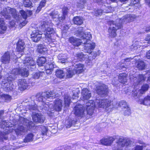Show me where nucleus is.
I'll return each instance as SVG.
<instances>
[{"label":"nucleus","mask_w":150,"mask_h":150,"mask_svg":"<svg viewBox=\"0 0 150 150\" xmlns=\"http://www.w3.org/2000/svg\"><path fill=\"white\" fill-rule=\"evenodd\" d=\"M83 30V27H79L76 34V35L80 38L81 39L71 37L69 40L74 46H79L81 43L83 44L85 52L90 53H91V51L95 48L96 45L95 43L90 41L92 38L90 33H84Z\"/></svg>","instance_id":"obj_1"},{"label":"nucleus","mask_w":150,"mask_h":150,"mask_svg":"<svg viewBox=\"0 0 150 150\" xmlns=\"http://www.w3.org/2000/svg\"><path fill=\"white\" fill-rule=\"evenodd\" d=\"M136 16L133 14H128L123 16L122 18L116 19V22L111 21L109 22L110 27L108 29L109 35L114 38L116 35V31L122 27V23L129 22L133 21L136 18Z\"/></svg>","instance_id":"obj_2"},{"label":"nucleus","mask_w":150,"mask_h":150,"mask_svg":"<svg viewBox=\"0 0 150 150\" xmlns=\"http://www.w3.org/2000/svg\"><path fill=\"white\" fill-rule=\"evenodd\" d=\"M86 110H85L82 105H76L74 108V114L79 117H83L87 114L92 115L95 107V103L93 100H89L86 103Z\"/></svg>","instance_id":"obj_3"},{"label":"nucleus","mask_w":150,"mask_h":150,"mask_svg":"<svg viewBox=\"0 0 150 150\" xmlns=\"http://www.w3.org/2000/svg\"><path fill=\"white\" fill-rule=\"evenodd\" d=\"M18 124L15 126L14 131L17 136L24 135L29 129L32 127V122L26 119L21 117L18 122Z\"/></svg>","instance_id":"obj_4"},{"label":"nucleus","mask_w":150,"mask_h":150,"mask_svg":"<svg viewBox=\"0 0 150 150\" xmlns=\"http://www.w3.org/2000/svg\"><path fill=\"white\" fill-rule=\"evenodd\" d=\"M56 96L55 92H46L43 93L42 95L40 94H37L36 96V100L38 101L37 103L38 106L40 110H49V108L52 106V104L45 103L44 101L47 98H54Z\"/></svg>","instance_id":"obj_5"},{"label":"nucleus","mask_w":150,"mask_h":150,"mask_svg":"<svg viewBox=\"0 0 150 150\" xmlns=\"http://www.w3.org/2000/svg\"><path fill=\"white\" fill-rule=\"evenodd\" d=\"M17 69H13L11 71L8 76L5 78L1 82V87L6 92L12 91L15 88L16 86L13 83L12 80L16 78L15 76L19 73Z\"/></svg>","instance_id":"obj_6"},{"label":"nucleus","mask_w":150,"mask_h":150,"mask_svg":"<svg viewBox=\"0 0 150 150\" xmlns=\"http://www.w3.org/2000/svg\"><path fill=\"white\" fill-rule=\"evenodd\" d=\"M43 21L41 23L40 28L42 30H45L46 33L45 35H50L55 33L54 29L50 27L53 24L51 21L49 20V16L47 14H45L42 17Z\"/></svg>","instance_id":"obj_7"},{"label":"nucleus","mask_w":150,"mask_h":150,"mask_svg":"<svg viewBox=\"0 0 150 150\" xmlns=\"http://www.w3.org/2000/svg\"><path fill=\"white\" fill-rule=\"evenodd\" d=\"M132 141L129 139L122 137L120 138L114 144L112 149L113 150H121L124 147H127L131 146Z\"/></svg>","instance_id":"obj_8"},{"label":"nucleus","mask_w":150,"mask_h":150,"mask_svg":"<svg viewBox=\"0 0 150 150\" xmlns=\"http://www.w3.org/2000/svg\"><path fill=\"white\" fill-rule=\"evenodd\" d=\"M13 126V125L8 121L3 120L1 122L0 127L1 128L4 129L6 127L8 129H6L7 131H5L4 133L0 132V140L7 139L8 137L6 135L13 131V129L11 128V127Z\"/></svg>","instance_id":"obj_9"},{"label":"nucleus","mask_w":150,"mask_h":150,"mask_svg":"<svg viewBox=\"0 0 150 150\" xmlns=\"http://www.w3.org/2000/svg\"><path fill=\"white\" fill-rule=\"evenodd\" d=\"M1 14L6 19H8L10 18V14H11L13 18L16 21H20L22 19L21 16H17L16 10L15 9L11 8L9 7L4 8L1 12Z\"/></svg>","instance_id":"obj_10"},{"label":"nucleus","mask_w":150,"mask_h":150,"mask_svg":"<svg viewBox=\"0 0 150 150\" xmlns=\"http://www.w3.org/2000/svg\"><path fill=\"white\" fill-rule=\"evenodd\" d=\"M96 106L98 107L102 108L105 110H108L111 109L112 106L111 105V101L110 100L107 99H99L96 100ZM95 106H96L95 104Z\"/></svg>","instance_id":"obj_11"},{"label":"nucleus","mask_w":150,"mask_h":150,"mask_svg":"<svg viewBox=\"0 0 150 150\" xmlns=\"http://www.w3.org/2000/svg\"><path fill=\"white\" fill-rule=\"evenodd\" d=\"M62 100L60 99H57L55 100L54 105L49 108L48 110H46L47 112V113L49 115L51 116L52 115L51 114L52 113V111L54 110L57 111H60L62 110Z\"/></svg>","instance_id":"obj_12"},{"label":"nucleus","mask_w":150,"mask_h":150,"mask_svg":"<svg viewBox=\"0 0 150 150\" xmlns=\"http://www.w3.org/2000/svg\"><path fill=\"white\" fill-rule=\"evenodd\" d=\"M146 79V76H145V74H139L137 78L133 75L130 76V79L134 86L143 82Z\"/></svg>","instance_id":"obj_13"},{"label":"nucleus","mask_w":150,"mask_h":150,"mask_svg":"<svg viewBox=\"0 0 150 150\" xmlns=\"http://www.w3.org/2000/svg\"><path fill=\"white\" fill-rule=\"evenodd\" d=\"M23 64L25 66H28L27 68L32 71L34 70L35 67V62L33 58L30 56H26L23 61Z\"/></svg>","instance_id":"obj_14"},{"label":"nucleus","mask_w":150,"mask_h":150,"mask_svg":"<svg viewBox=\"0 0 150 150\" xmlns=\"http://www.w3.org/2000/svg\"><path fill=\"white\" fill-rule=\"evenodd\" d=\"M42 34V32L38 29L33 30L31 34L32 40L34 42H37L40 40Z\"/></svg>","instance_id":"obj_15"},{"label":"nucleus","mask_w":150,"mask_h":150,"mask_svg":"<svg viewBox=\"0 0 150 150\" xmlns=\"http://www.w3.org/2000/svg\"><path fill=\"white\" fill-rule=\"evenodd\" d=\"M108 87L104 84H102L97 87V92L99 95L104 96L106 95L108 92Z\"/></svg>","instance_id":"obj_16"},{"label":"nucleus","mask_w":150,"mask_h":150,"mask_svg":"<svg viewBox=\"0 0 150 150\" xmlns=\"http://www.w3.org/2000/svg\"><path fill=\"white\" fill-rule=\"evenodd\" d=\"M33 120L35 123H43L44 121V117L40 113L33 112L32 115Z\"/></svg>","instance_id":"obj_17"},{"label":"nucleus","mask_w":150,"mask_h":150,"mask_svg":"<svg viewBox=\"0 0 150 150\" xmlns=\"http://www.w3.org/2000/svg\"><path fill=\"white\" fill-rule=\"evenodd\" d=\"M18 85L20 90H24L28 87V81L25 79H19L18 81Z\"/></svg>","instance_id":"obj_18"},{"label":"nucleus","mask_w":150,"mask_h":150,"mask_svg":"<svg viewBox=\"0 0 150 150\" xmlns=\"http://www.w3.org/2000/svg\"><path fill=\"white\" fill-rule=\"evenodd\" d=\"M81 99L83 100H88L91 96V93L88 89L84 88L81 91Z\"/></svg>","instance_id":"obj_19"},{"label":"nucleus","mask_w":150,"mask_h":150,"mask_svg":"<svg viewBox=\"0 0 150 150\" xmlns=\"http://www.w3.org/2000/svg\"><path fill=\"white\" fill-rule=\"evenodd\" d=\"M115 139L112 137L104 138L101 140V143L105 145L110 146L115 141Z\"/></svg>","instance_id":"obj_20"},{"label":"nucleus","mask_w":150,"mask_h":150,"mask_svg":"<svg viewBox=\"0 0 150 150\" xmlns=\"http://www.w3.org/2000/svg\"><path fill=\"white\" fill-rule=\"evenodd\" d=\"M83 65L81 64H76L73 69L75 74L82 73L83 71Z\"/></svg>","instance_id":"obj_21"},{"label":"nucleus","mask_w":150,"mask_h":150,"mask_svg":"<svg viewBox=\"0 0 150 150\" xmlns=\"http://www.w3.org/2000/svg\"><path fill=\"white\" fill-rule=\"evenodd\" d=\"M10 54L8 52H6L2 57L1 61L4 64L9 63L10 60Z\"/></svg>","instance_id":"obj_22"},{"label":"nucleus","mask_w":150,"mask_h":150,"mask_svg":"<svg viewBox=\"0 0 150 150\" xmlns=\"http://www.w3.org/2000/svg\"><path fill=\"white\" fill-rule=\"evenodd\" d=\"M25 43L22 40H19L17 44L16 50L17 51L21 52L23 51L25 48Z\"/></svg>","instance_id":"obj_23"},{"label":"nucleus","mask_w":150,"mask_h":150,"mask_svg":"<svg viewBox=\"0 0 150 150\" xmlns=\"http://www.w3.org/2000/svg\"><path fill=\"white\" fill-rule=\"evenodd\" d=\"M47 50L46 47L44 45L39 44L37 46V51L39 53L44 54Z\"/></svg>","instance_id":"obj_24"},{"label":"nucleus","mask_w":150,"mask_h":150,"mask_svg":"<svg viewBox=\"0 0 150 150\" xmlns=\"http://www.w3.org/2000/svg\"><path fill=\"white\" fill-rule=\"evenodd\" d=\"M127 77L125 74H120L118 77L119 81L122 83H125L127 81Z\"/></svg>","instance_id":"obj_25"},{"label":"nucleus","mask_w":150,"mask_h":150,"mask_svg":"<svg viewBox=\"0 0 150 150\" xmlns=\"http://www.w3.org/2000/svg\"><path fill=\"white\" fill-rule=\"evenodd\" d=\"M59 62L62 63L66 62L67 61V57L64 54H60L57 56Z\"/></svg>","instance_id":"obj_26"},{"label":"nucleus","mask_w":150,"mask_h":150,"mask_svg":"<svg viewBox=\"0 0 150 150\" xmlns=\"http://www.w3.org/2000/svg\"><path fill=\"white\" fill-rule=\"evenodd\" d=\"M73 21L75 24L81 25L83 23V18L80 16L74 17L73 19Z\"/></svg>","instance_id":"obj_27"},{"label":"nucleus","mask_w":150,"mask_h":150,"mask_svg":"<svg viewBox=\"0 0 150 150\" xmlns=\"http://www.w3.org/2000/svg\"><path fill=\"white\" fill-rule=\"evenodd\" d=\"M16 69H17L19 71V72L18 74H21V75L23 77H27L29 74L28 69L26 68H23L20 70L19 69L16 68Z\"/></svg>","instance_id":"obj_28"},{"label":"nucleus","mask_w":150,"mask_h":150,"mask_svg":"<svg viewBox=\"0 0 150 150\" xmlns=\"http://www.w3.org/2000/svg\"><path fill=\"white\" fill-rule=\"evenodd\" d=\"M7 27L4 21L0 18V33H3L6 31Z\"/></svg>","instance_id":"obj_29"},{"label":"nucleus","mask_w":150,"mask_h":150,"mask_svg":"<svg viewBox=\"0 0 150 150\" xmlns=\"http://www.w3.org/2000/svg\"><path fill=\"white\" fill-rule=\"evenodd\" d=\"M136 64V67L139 69L142 70L145 69V64L144 62L141 60H139Z\"/></svg>","instance_id":"obj_30"},{"label":"nucleus","mask_w":150,"mask_h":150,"mask_svg":"<svg viewBox=\"0 0 150 150\" xmlns=\"http://www.w3.org/2000/svg\"><path fill=\"white\" fill-rule=\"evenodd\" d=\"M34 135L31 133L28 134L24 139V142H28L33 141V140Z\"/></svg>","instance_id":"obj_31"},{"label":"nucleus","mask_w":150,"mask_h":150,"mask_svg":"<svg viewBox=\"0 0 150 150\" xmlns=\"http://www.w3.org/2000/svg\"><path fill=\"white\" fill-rule=\"evenodd\" d=\"M139 102L141 104L147 105H150V99L149 96L144 98V100L140 99Z\"/></svg>","instance_id":"obj_32"},{"label":"nucleus","mask_w":150,"mask_h":150,"mask_svg":"<svg viewBox=\"0 0 150 150\" xmlns=\"http://www.w3.org/2000/svg\"><path fill=\"white\" fill-rule=\"evenodd\" d=\"M76 121L72 119H70L66 121L65 125L67 128L70 127L72 125H74Z\"/></svg>","instance_id":"obj_33"},{"label":"nucleus","mask_w":150,"mask_h":150,"mask_svg":"<svg viewBox=\"0 0 150 150\" xmlns=\"http://www.w3.org/2000/svg\"><path fill=\"white\" fill-rule=\"evenodd\" d=\"M149 88L148 84H144L141 87V89L139 90V92L140 94H144L145 92L147 91Z\"/></svg>","instance_id":"obj_34"},{"label":"nucleus","mask_w":150,"mask_h":150,"mask_svg":"<svg viewBox=\"0 0 150 150\" xmlns=\"http://www.w3.org/2000/svg\"><path fill=\"white\" fill-rule=\"evenodd\" d=\"M86 3V0H80L79 2L77 3L76 5L78 8L83 9L84 8V5Z\"/></svg>","instance_id":"obj_35"},{"label":"nucleus","mask_w":150,"mask_h":150,"mask_svg":"<svg viewBox=\"0 0 150 150\" xmlns=\"http://www.w3.org/2000/svg\"><path fill=\"white\" fill-rule=\"evenodd\" d=\"M46 59L44 57H41L38 58L37 60V62L39 66L42 65L46 62Z\"/></svg>","instance_id":"obj_36"},{"label":"nucleus","mask_w":150,"mask_h":150,"mask_svg":"<svg viewBox=\"0 0 150 150\" xmlns=\"http://www.w3.org/2000/svg\"><path fill=\"white\" fill-rule=\"evenodd\" d=\"M64 99L65 107H69L71 101L70 98L68 96H65Z\"/></svg>","instance_id":"obj_37"},{"label":"nucleus","mask_w":150,"mask_h":150,"mask_svg":"<svg viewBox=\"0 0 150 150\" xmlns=\"http://www.w3.org/2000/svg\"><path fill=\"white\" fill-rule=\"evenodd\" d=\"M56 75L59 78H63L64 76V74L62 70H58L56 72Z\"/></svg>","instance_id":"obj_38"},{"label":"nucleus","mask_w":150,"mask_h":150,"mask_svg":"<svg viewBox=\"0 0 150 150\" xmlns=\"http://www.w3.org/2000/svg\"><path fill=\"white\" fill-rule=\"evenodd\" d=\"M27 108L30 111L33 110H35L37 109H38V108L39 107L38 106V105H37L36 104L33 105H27L26 106Z\"/></svg>","instance_id":"obj_39"},{"label":"nucleus","mask_w":150,"mask_h":150,"mask_svg":"<svg viewBox=\"0 0 150 150\" xmlns=\"http://www.w3.org/2000/svg\"><path fill=\"white\" fill-rule=\"evenodd\" d=\"M119 106L121 107L122 109L124 110L127 107H128L127 103L124 100L120 101L119 103Z\"/></svg>","instance_id":"obj_40"},{"label":"nucleus","mask_w":150,"mask_h":150,"mask_svg":"<svg viewBox=\"0 0 150 150\" xmlns=\"http://www.w3.org/2000/svg\"><path fill=\"white\" fill-rule=\"evenodd\" d=\"M85 56L82 53H79L76 54V57L78 60L82 61L85 59Z\"/></svg>","instance_id":"obj_41"},{"label":"nucleus","mask_w":150,"mask_h":150,"mask_svg":"<svg viewBox=\"0 0 150 150\" xmlns=\"http://www.w3.org/2000/svg\"><path fill=\"white\" fill-rule=\"evenodd\" d=\"M67 70V71L66 72V76L68 78H71L72 76L75 74L73 70Z\"/></svg>","instance_id":"obj_42"},{"label":"nucleus","mask_w":150,"mask_h":150,"mask_svg":"<svg viewBox=\"0 0 150 150\" xmlns=\"http://www.w3.org/2000/svg\"><path fill=\"white\" fill-rule=\"evenodd\" d=\"M58 12L57 11L54 10V11L50 13V15L53 19H54L58 17Z\"/></svg>","instance_id":"obj_43"},{"label":"nucleus","mask_w":150,"mask_h":150,"mask_svg":"<svg viewBox=\"0 0 150 150\" xmlns=\"http://www.w3.org/2000/svg\"><path fill=\"white\" fill-rule=\"evenodd\" d=\"M109 12V11H107L106 10V11H104V10L102 11L101 9H99L95 11L94 15L96 16H98L101 15L103 12L108 13Z\"/></svg>","instance_id":"obj_44"},{"label":"nucleus","mask_w":150,"mask_h":150,"mask_svg":"<svg viewBox=\"0 0 150 150\" xmlns=\"http://www.w3.org/2000/svg\"><path fill=\"white\" fill-rule=\"evenodd\" d=\"M42 72H38L33 74L32 77L33 78L36 79H38L42 75Z\"/></svg>","instance_id":"obj_45"},{"label":"nucleus","mask_w":150,"mask_h":150,"mask_svg":"<svg viewBox=\"0 0 150 150\" xmlns=\"http://www.w3.org/2000/svg\"><path fill=\"white\" fill-rule=\"evenodd\" d=\"M45 67L47 69H50L51 70H53L54 67V65L53 62L48 63L46 64Z\"/></svg>","instance_id":"obj_46"},{"label":"nucleus","mask_w":150,"mask_h":150,"mask_svg":"<svg viewBox=\"0 0 150 150\" xmlns=\"http://www.w3.org/2000/svg\"><path fill=\"white\" fill-rule=\"evenodd\" d=\"M24 6L26 7H29L31 6L32 3L30 0H25L23 1Z\"/></svg>","instance_id":"obj_47"},{"label":"nucleus","mask_w":150,"mask_h":150,"mask_svg":"<svg viewBox=\"0 0 150 150\" xmlns=\"http://www.w3.org/2000/svg\"><path fill=\"white\" fill-rule=\"evenodd\" d=\"M19 12L21 14V16L24 19H26L28 17L26 12L24 11L23 10H22L20 11Z\"/></svg>","instance_id":"obj_48"},{"label":"nucleus","mask_w":150,"mask_h":150,"mask_svg":"<svg viewBox=\"0 0 150 150\" xmlns=\"http://www.w3.org/2000/svg\"><path fill=\"white\" fill-rule=\"evenodd\" d=\"M123 110L124 111V114L125 115L128 116L130 114V109L129 107H127L125 110Z\"/></svg>","instance_id":"obj_49"},{"label":"nucleus","mask_w":150,"mask_h":150,"mask_svg":"<svg viewBox=\"0 0 150 150\" xmlns=\"http://www.w3.org/2000/svg\"><path fill=\"white\" fill-rule=\"evenodd\" d=\"M45 35V41L46 42H52V40L51 38V36L50 35Z\"/></svg>","instance_id":"obj_50"},{"label":"nucleus","mask_w":150,"mask_h":150,"mask_svg":"<svg viewBox=\"0 0 150 150\" xmlns=\"http://www.w3.org/2000/svg\"><path fill=\"white\" fill-rule=\"evenodd\" d=\"M138 93H139V95H138L139 96H140V95H141L139 93V90H135V89H134L132 91V96L134 97H135L137 96V94Z\"/></svg>","instance_id":"obj_51"},{"label":"nucleus","mask_w":150,"mask_h":150,"mask_svg":"<svg viewBox=\"0 0 150 150\" xmlns=\"http://www.w3.org/2000/svg\"><path fill=\"white\" fill-rule=\"evenodd\" d=\"M41 128L42 129L41 132L42 135H46L47 130V128L46 127L44 126L42 127Z\"/></svg>","instance_id":"obj_52"},{"label":"nucleus","mask_w":150,"mask_h":150,"mask_svg":"<svg viewBox=\"0 0 150 150\" xmlns=\"http://www.w3.org/2000/svg\"><path fill=\"white\" fill-rule=\"evenodd\" d=\"M65 16L63 14H59L58 17V20L60 22L62 21L64 19Z\"/></svg>","instance_id":"obj_53"},{"label":"nucleus","mask_w":150,"mask_h":150,"mask_svg":"<svg viewBox=\"0 0 150 150\" xmlns=\"http://www.w3.org/2000/svg\"><path fill=\"white\" fill-rule=\"evenodd\" d=\"M68 10L67 8H64L62 9V14L65 16L67 13Z\"/></svg>","instance_id":"obj_54"},{"label":"nucleus","mask_w":150,"mask_h":150,"mask_svg":"<svg viewBox=\"0 0 150 150\" xmlns=\"http://www.w3.org/2000/svg\"><path fill=\"white\" fill-rule=\"evenodd\" d=\"M143 147L142 146L136 145L134 148V150H142Z\"/></svg>","instance_id":"obj_55"},{"label":"nucleus","mask_w":150,"mask_h":150,"mask_svg":"<svg viewBox=\"0 0 150 150\" xmlns=\"http://www.w3.org/2000/svg\"><path fill=\"white\" fill-rule=\"evenodd\" d=\"M10 149L9 146H4L0 147V150H8Z\"/></svg>","instance_id":"obj_56"},{"label":"nucleus","mask_w":150,"mask_h":150,"mask_svg":"<svg viewBox=\"0 0 150 150\" xmlns=\"http://www.w3.org/2000/svg\"><path fill=\"white\" fill-rule=\"evenodd\" d=\"M46 2V0H42L40 2L39 5L43 7L45 6Z\"/></svg>","instance_id":"obj_57"},{"label":"nucleus","mask_w":150,"mask_h":150,"mask_svg":"<svg viewBox=\"0 0 150 150\" xmlns=\"http://www.w3.org/2000/svg\"><path fill=\"white\" fill-rule=\"evenodd\" d=\"M2 96L1 97V98H4L5 99H10V98H11L10 96H9V95H1Z\"/></svg>","instance_id":"obj_58"},{"label":"nucleus","mask_w":150,"mask_h":150,"mask_svg":"<svg viewBox=\"0 0 150 150\" xmlns=\"http://www.w3.org/2000/svg\"><path fill=\"white\" fill-rule=\"evenodd\" d=\"M139 2V0H132L130 4L131 5H134Z\"/></svg>","instance_id":"obj_59"},{"label":"nucleus","mask_w":150,"mask_h":150,"mask_svg":"<svg viewBox=\"0 0 150 150\" xmlns=\"http://www.w3.org/2000/svg\"><path fill=\"white\" fill-rule=\"evenodd\" d=\"M45 70L46 73L48 74H52V71L53 70H51L50 69H47L45 67Z\"/></svg>","instance_id":"obj_60"},{"label":"nucleus","mask_w":150,"mask_h":150,"mask_svg":"<svg viewBox=\"0 0 150 150\" xmlns=\"http://www.w3.org/2000/svg\"><path fill=\"white\" fill-rule=\"evenodd\" d=\"M4 114V111L1 110L0 111V121L2 120V119L3 118L4 116H3Z\"/></svg>","instance_id":"obj_61"},{"label":"nucleus","mask_w":150,"mask_h":150,"mask_svg":"<svg viewBox=\"0 0 150 150\" xmlns=\"http://www.w3.org/2000/svg\"><path fill=\"white\" fill-rule=\"evenodd\" d=\"M146 77L148 76V81H150V71L148 72L145 74Z\"/></svg>","instance_id":"obj_62"},{"label":"nucleus","mask_w":150,"mask_h":150,"mask_svg":"<svg viewBox=\"0 0 150 150\" xmlns=\"http://www.w3.org/2000/svg\"><path fill=\"white\" fill-rule=\"evenodd\" d=\"M145 40L146 41H148V43H150V35H147L145 38Z\"/></svg>","instance_id":"obj_63"},{"label":"nucleus","mask_w":150,"mask_h":150,"mask_svg":"<svg viewBox=\"0 0 150 150\" xmlns=\"http://www.w3.org/2000/svg\"><path fill=\"white\" fill-rule=\"evenodd\" d=\"M146 57L148 59H150V50L147 52Z\"/></svg>","instance_id":"obj_64"}]
</instances>
